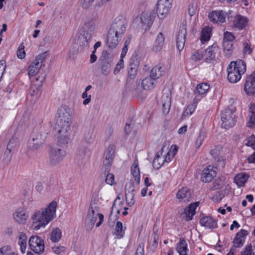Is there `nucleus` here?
<instances>
[{"label":"nucleus","instance_id":"473e14b6","mask_svg":"<svg viewBox=\"0 0 255 255\" xmlns=\"http://www.w3.org/2000/svg\"><path fill=\"white\" fill-rule=\"evenodd\" d=\"M27 237L25 234L20 232L18 237V245L20 246V251L22 254H24L27 246Z\"/></svg>","mask_w":255,"mask_h":255},{"label":"nucleus","instance_id":"37998d69","mask_svg":"<svg viewBox=\"0 0 255 255\" xmlns=\"http://www.w3.org/2000/svg\"><path fill=\"white\" fill-rule=\"evenodd\" d=\"M196 107V106L195 104L189 105L184 111L182 115V118H186V117L191 115L193 112L195 111Z\"/></svg>","mask_w":255,"mask_h":255},{"label":"nucleus","instance_id":"1a4fd4ad","mask_svg":"<svg viewBox=\"0 0 255 255\" xmlns=\"http://www.w3.org/2000/svg\"><path fill=\"white\" fill-rule=\"evenodd\" d=\"M172 0H158L157 14L160 19L164 18L168 14Z\"/></svg>","mask_w":255,"mask_h":255},{"label":"nucleus","instance_id":"f8f14e48","mask_svg":"<svg viewBox=\"0 0 255 255\" xmlns=\"http://www.w3.org/2000/svg\"><path fill=\"white\" fill-rule=\"evenodd\" d=\"M91 39L92 37L80 31L75 37V42L78 45V49L81 50L86 47H89Z\"/></svg>","mask_w":255,"mask_h":255},{"label":"nucleus","instance_id":"39448f33","mask_svg":"<svg viewBox=\"0 0 255 255\" xmlns=\"http://www.w3.org/2000/svg\"><path fill=\"white\" fill-rule=\"evenodd\" d=\"M156 15L153 11L142 12L134 19L133 23L143 29L147 30L152 25Z\"/></svg>","mask_w":255,"mask_h":255},{"label":"nucleus","instance_id":"9b49d317","mask_svg":"<svg viewBox=\"0 0 255 255\" xmlns=\"http://www.w3.org/2000/svg\"><path fill=\"white\" fill-rule=\"evenodd\" d=\"M72 122L70 109L66 105L62 106L57 111L56 122Z\"/></svg>","mask_w":255,"mask_h":255},{"label":"nucleus","instance_id":"09e8293b","mask_svg":"<svg viewBox=\"0 0 255 255\" xmlns=\"http://www.w3.org/2000/svg\"><path fill=\"white\" fill-rule=\"evenodd\" d=\"M135 194L134 183L133 182H129L126 183L125 194Z\"/></svg>","mask_w":255,"mask_h":255},{"label":"nucleus","instance_id":"49530a36","mask_svg":"<svg viewBox=\"0 0 255 255\" xmlns=\"http://www.w3.org/2000/svg\"><path fill=\"white\" fill-rule=\"evenodd\" d=\"M138 67L129 66L128 67V76L130 79H133L137 74Z\"/></svg>","mask_w":255,"mask_h":255},{"label":"nucleus","instance_id":"ea45409f","mask_svg":"<svg viewBox=\"0 0 255 255\" xmlns=\"http://www.w3.org/2000/svg\"><path fill=\"white\" fill-rule=\"evenodd\" d=\"M211 29L209 27H205L202 29L200 38L202 42L209 40L211 37Z\"/></svg>","mask_w":255,"mask_h":255},{"label":"nucleus","instance_id":"ddd939ff","mask_svg":"<svg viewBox=\"0 0 255 255\" xmlns=\"http://www.w3.org/2000/svg\"><path fill=\"white\" fill-rule=\"evenodd\" d=\"M227 13L223 10H213L208 14L209 20L215 23H222L225 22Z\"/></svg>","mask_w":255,"mask_h":255},{"label":"nucleus","instance_id":"864d4df0","mask_svg":"<svg viewBox=\"0 0 255 255\" xmlns=\"http://www.w3.org/2000/svg\"><path fill=\"white\" fill-rule=\"evenodd\" d=\"M24 46L23 43H21L19 46L17 51V56L18 58L22 59L25 56V52L24 51Z\"/></svg>","mask_w":255,"mask_h":255},{"label":"nucleus","instance_id":"a18cd8bd","mask_svg":"<svg viewBox=\"0 0 255 255\" xmlns=\"http://www.w3.org/2000/svg\"><path fill=\"white\" fill-rule=\"evenodd\" d=\"M131 172L133 176L140 174L139 168L138 167V162L137 159L134 160L133 163L131 166Z\"/></svg>","mask_w":255,"mask_h":255},{"label":"nucleus","instance_id":"a19ab883","mask_svg":"<svg viewBox=\"0 0 255 255\" xmlns=\"http://www.w3.org/2000/svg\"><path fill=\"white\" fill-rule=\"evenodd\" d=\"M223 46L225 54L228 56H230L233 48V42L223 41Z\"/></svg>","mask_w":255,"mask_h":255},{"label":"nucleus","instance_id":"5701e85b","mask_svg":"<svg viewBox=\"0 0 255 255\" xmlns=\"http://www.w3.org/2000/svg\"><path fill=\"white\" fill-rule=\"evenodd\" d=\"M45 76H38L35 79L36 81L39 82L37 84H32L30 88V94L32 96L38 95L40 94L41 87L43 82L44 81Z\"/></svg>","mask_w":255,"mask_h":255},{"label":"nucleus","instance_id":"680f3d73","mask_svg":"<svg viewBox=\"0 0 255 255\" xmlns=\"http://www.w3.org/2000/svg\"><path fill=\"white\" fill-rule=\"evenodd\" d=\"M246 145L252 147L253 149H255V136L252 135L248 139Z\"/></svg>","mask_w":255,"mask_h":255},{"label":"nucleus","instance_id":"6ab92c4d","mask_svg":"<svg viewBox=\"0 0 255 255\" xmlns=\"http://www.w3.org/2000/svg\"><path fill=\"white\" fill-rule=\"evenodd\" d=\"M58 142L61 145H66L71 142L73 139L72 131H57Z\"/></svg>","mask_w":255,"mask_h":255},{"label":"nucleus","instance_id":"e433bc0d","mask_svg":"<svg viewBox=\"0 0 255 255\" xmlns=\"http://www.w3.org/2000/svg\"><path fill=\"white\" fill-rule=\"evenodd\" d=\"M62 232L60 229H53L50 233V239L53 243L58 242L61 238Z\"/></svg>","mask_w":255,"mask_h":255},{"label":"nucleus","instance_id":"aec40b11","mask_svg":"<svg viewBox=\"0 0 255 255\" xmlns=\"http://www.w3.org/2000/svg\"><path fill=\"white\" fill-rule=\"evenodd\" d=\"M248 235V231L244 229L241 230L240 232L237 233L233 242L234 248L242 247L244 244L246 238Z\"/></svg>","mask_w":255,"mask_h":255},{"label":"nucleus","instance_id":"7ed1b4c3","mask_svg":"<svg viewBox=\"0 0 255 255\" xmlns=\"http://www.w3.org/2000/svg\"><path fill=\"white\" fill-rule=\"evenodd\" d=\"M246 64L242 60L232 61L227 67V78L231 83H236L246 71Z\"/></svg>","mask_w":255,"mask_h":255},{"label":"nucleus","instance_id":"3c124183","mask_svg":"<svg viewBox=\"0 0 255 255\" xmlns=\"http://www.w3.org/2000/svg\"><path fill=\"white\" fill-rule=\"evenodd\" d=\"M48 55V52L45 51L39 55H38L36 59L33 61H36L37 62H38L40 66H42V63L43 62V61L45 59L46 57Z\"/></svg>","mask_w":255,"mask_h":255},{"label":"nucleus","instance_id":"f257e3e1","mask_svg":"<svg viewBox=\"0 0 255 255\" xmlns=\"http://www.w3.org/2000/svg\"><path fill=\"white\" fill-rule=\"evenodd\" d=\"M57 204L53 201L44 209L36 210L31 216L32 227L34 230H38L44 228L51 221L56 217Z\"/></svg>","mask_w":255,"mask_h":255},{"label":"nucleus","instance_id":"69168bd1","mask_svg":"<svg viewBox=\"0 0 255 255\" xmlns=\"http://www.w3.org/2000/svg\"><path fill=\"white\" fill-rule=\"evenodd\" d=\"M243 52L245 54H250L252 52V48L250 44L248 43H244Z\"/></svg>","mask_w":255,"mask_h":255},{"label":"nucleus","instance_id":"dca6fc26","mask_svg":"<svg viewBox=\"0 0 255 255\" xmlns=\"http://www.w3.org/2000/svg\"><path fill=\"white\" fill-rule=\"evenodd\" d=\"M244 90L248 95H255V71L247 77Z\"/></svg>","mask_w":255,"mask_h":255},{"label":"nucleus","instance_id":"72a5a7b5","mask_svg":"<svg viewBox=\"0 0 255 255\" xmlns=\"http://www.w3.org/2000/svg\"><path fill=\"white\" fill-rule=\"evenodd\" d=\"M210 88V85L207 83L199 84L194 91L195 95H202L205 94Z\"/></svg>","mask_w":255,"mask_h":255},{"label":"nucleus","instance_id":"774afa93","mask_svg":"<svg viewBox=\"0 0 255 255\" xmlns=\"http://www.w3.org/2000/svg\"><path fill=\"white\" fill-rule=\"evenodd\" d=\"M250 124L252 125H249V127H254L255 126V112H252L250 115Z\"/></svg>","mask_w":255,"mask_h":255},{"label":"nucleus","instance_id":"cd10ccee","mask_svg":"<svg viewBox=\"0 0 255 255\" xmlns=\"http://www.w3.org/2000/svg\"><path fill=\"white\" fill-rule=\"evenodd\" d=\"M156 82L151 77H146L142 80L141 85L143 89L150 90L153 89L156 85Z\"/></svg>","mask_w":255,"mask_h":255},{"label":"nucleus","instance_id":"b1692460","mask_svg":"<svg viewBox=\"0 0 255 255\" xmlns=\"http://www.w3.org/2000/svg\"><path fill=\"white\" fill-rule=\"evenodd\" d=\"M198 205V202L191 203L189 205L188 208L184 210V215L183 218L186 221H189L192 219L193 217L195 214V210Z\"/></svg>","mask_w":255,"mask_h":255},{"label":"nucleus","instance_id":"f3484780","mask_svg":"<svg viewBox=\"0 0 255 255\" xmlns=\"http://www.w3.org/2000/svg\"><path fill=\"white\" fill-rule=\"evenodd\" d=\"M218 50V46L215 43L207 48L204 53L205 61L207 63L215 61L216 55Z\"/></svg>","mask_w":255,"mask_h":255},{"label":"nucleus","instance_id":"bf43d9fd","mask_svg":"<svg viewBox=\"0 0 255 255\" xmlns=\"http://www.w3.org/2000/svg\"><path fill=\"white\" fill-rule=\"evenodd\" d=\"M235 38V36L231 32L226 31L224 34L223 41L233 42Z\"/></svg>","mask_w":255,"mask_h":255},{"label":"nucleus","instance_id":"f704fd0d","mask_svg":"<svg viewBox=\"0 0 255 255\" xmlns=\"http://www.w3.org/2000/svg\"><path fill=\"white\" fill-rule=\"evenodd\" d=\"M126 229V227H125V228H123V224L121 221H118L116 225L114 235H115L117 238L121 239L124 236Z\"/></svg>","mask_w":255,"mask_h":255},{"label":"nucleus","instance_id":"412c9836","mask_svg":"<svg viewBox=\"0 0 255 255\" xmlns=\"http://www.w3.org/2000/svg\"><path fill=\"white\" fill-rule=\"evenodd\" d=\"M200 223L207 229H213L217 228V222L211 216H204L201 218Z\"/></svg>","mask_w":255,"mask_h":255},{"label":"nucleus","instance_id":"c9c22d12","mask_svg":"<svg viewBox=\"0 0 255 255\" xmlns=\"http://www.w3.org/2000/svg\"><path fill=\"white\" fill-rule=\"evenodd\" d=\"M41 67L38 62L33 61L28 68V74L29 77L35 76Z\"/></svg>","mask_w":255,"mask_h":255},{"label":"nucleus","instance_id":"58836bf2","mask_svg":"<svg viewBox=\"0 0 255 255\" xmlns=\"http://www.w3.org/2000/svg\"><path fill=\"white\" fill-rule=\"evenodd\" d=\"M12 146H7L3 155L2 162L7 165L10 162L12 156Z\"/></svg>","mask_w":255,"mask_h":255},{"label":"nucleus","instance_id":"4468645a","mask_svg":"<svg viewBox=\"0 0 255 255\" xmlns=\"http://www.w3.org/2000/svg\"><path fill=\"white\" fill-rule=\"evenodd\" d=\"M216 167L212 165L206 167L201 174V180L205 183L212 181L216 176Z\"/></svg>","mask_w":255,"mask_h":255},{"label":"nucleus","instance_id":"2eb2a0df","mask_svg":"<svg viewBox=\"0 0 255 255\" xmlns=\"http://www.w3.org/2000/svg\"><path fill=\"white\" fill-rule=\"evenodd\" d=\"M96 29V20L90 18L85 20L80 31L92 37Z\"/></svg>","mask_w":255,"mask_h":255},{"label":"nucleus","instance_id":"6e6d98bb","mask_svg":"<svg viewBox=\"0 0 255 255\" xmlns=\"http://www.w3.org/2000/svg\"><path fill=\"white\" fill-rule=\"evenodd\" d=\"M115 149L112 146H109L107 149L105 159L112 160L114 156Z\"/></svg>","mask_w":255,"mask_h":255},{"label":"nucleus","instance_id":"a878e982","mask_svg":"<svg viewBox=\"0 0 255 255\" xmlns=\"http://www.w3.org/2000/svg\"><path fill=\"white\" fill-rule=\"evenodd\" d=\"M165 37L162 32H160L157 36L154 44L152 47V50L155 52H157L161 50L164 44Z\"/></svg>","mask_w":255,"mask_h":255},{"label":"nucleus","instance_id":"bb28decb","mask_svg":"<svg viewBox=\"0 0 255 255\" xmlns=\"http://www.w3.org/2000/svg\"><path fill=\"white\" fill-rule=\"evenodd\" d=\"M164 70L163 68L159 66L156 65L152 68L150 73V77H151L155 81L160 78L164 74Z\"/></svg>","mask_w":255,"mask_h":255},{"label":"nucleus","instance_id":"13d9d810","mask_svg":"<svg viewBox=\"0 0 255 255\" xmlns=\"http://www.w3.org/2000/svg\"><path fill=\"white\" fill-rule=\"evenodd\" d=\"M124 68V60L123 59H120V60L117 63L116 67L114 70V74H118L121 69Z\"/></svg>","mask_w":255,"mask_h":255},{"label":"nucleus","instance_id":"5fc2aeb1","mask_svg":"<svg viewBox=\"0 0 255 255\" xmlns=\"http://www.w3.org/2000/svg\"><path fill=\"white\" fill-rule=\"evenodd\" d=\"M204 56L203 52L201 51L197 50L192 55V58L193 60H200Z\"/></svg>","mask_w":255,"mask_h":255},{"label":"nucleus","instance_id":"4c0bfd02","mask_svg":"<svg viewBox=\"0 0 255 255\" xmlns=\"http://www.w3.org/2000/svg\"><path fill=\"white\" fill-rule=\"evenodd\" d=\"M248 177L249 176L245 173H241L235 177L234 181L239 187H242L247 182Z\"/></svg>","mask_w":255,"mask_h":255},{"label":"nucleus","instance_id":"de8ad7c7","mask_svg":"<svg viewBox=\"0 0 255 255\" xmlns=\"http://www.w3.org/2000/svg\"><path fill=\"white\" fill-rule=\"evenodd\" d=\"M252 248L253 247L251 244L247 245L241 252V255H255Z\"/></svg>","mask_w":255,"mask_h":255},{"label":"nucleus","instance_id":"c85d7f7f","mask_svg":"<svg viewBox=\"0 0 255 255\" xmlns=\"http://www.w3.org/2000/svg\"><path fill=\"white\" fill-rule=\"evenodd\" d=\"M176 250L180 255H187V244L184 239H180L176 245Z\"/></svg>","mask_w":255,"mask_h":255},{"label":"nucleus","instance_id":"e2e57ef3","mask_svg":"<svg viewBox=\"0 0 255 255\" xmlns=\"http://www.w3.org/2000/svg\"><path fill=\"white\" fill-rule=\"evenodd\" d=\"M144 245L143 243L139 244L136 251L135 255H144Z\"/></svg>","mask_w":255,"mask_h":255},{"label":"nucleus","instance_id":"4be33fe9","mask_svg":"<svg viewBox=\"0 0 255 255\" xmlns=\"http://www.w3.org/2000/svg\"><path fill=\"white\" fill-rule=\"evenodd\" d=\"M248 22V19L247 17L239 14L235 17L233 20V25L237 29L242 30L246 27Z\"/></svg>","mask_w":255,"mask_h":255},{"label":"nucleus","instance_id":"79ce46f5","mask_svg":"<svg viewBox=\"0 0 255 255\" xmlns=\"http://www.w3.org/2000/svg\"><path fill=\"white\" fill-rule=\"evenodd\" d=\"M206 136V134L205 131L203 129H201L195 142V146L197 148H199L202 145L203 141Z\"/></svg>","mask_w":255,"mask_h":255},{"label":"nucleus","instance_id":"8fccbe9b","mask_svg":"<svg viewBox=\"0 0 255 255\" xmlns=\"http://www.w3.org/2000/svg\"><path fill=\"white\" fill-rule=\"evenodd\" d=\"M140 64V60L138 56L137 55H132L129 61V66H133V67L137 66L139 67Z\"/></svg>","mask_w":255,"mask_h":255},{"label":"nucleus","instance_id":"6e6552de","mask_svg":"<svg viewBox=\"0 0 255 255\" xmlns=\"http://www.w3.org/2000/svg\"><path fill=\"white\" fill-rule=\"evenodd\" d=\"M29 246L31 250L37 254H42L45 249L44 241L38 236H32L29 240Z\"/></svg>","mask_w":255,"mask_h":255},{"label":"nucleus","instance_id":"0eeeda50","mask_svg":"<svg viewBox=\"0 0 255 255\" xmlns=\"http://www.w3.org/2000/svg\"><path fill=\"white\" fill-rule=\"evenodd\" d=\"M221 117L223 128L228 129L235 125L237 120L235 115V110L233 109L229 108L225 109L222 111Z\"/></svg>","mask_w":255,"mask_h":255},{"label":"nucleus","instance_id":"603ef678","mask_svg":"<svg viewBox=\"0 0 255 255\" xmlns=\"http://www.w3.org/2000/svg\"><path fill=\"white\" fill-rule=\"evenodd\" d=\"M163 148H162L160 151H158L154 158L153 160V166L156 167L157 169H159L161 167L162 164H160L159 163H158V158H160V155L162 154L163 152Z\"/></svg>","mask_w":255,"mask_h":255},{"label":"nucleus","instance_id":"c03bdc74","mask_svg":"<svg viewBox=\"0 0 255 255\" xmlns=\"http://www.w3.org/2000/svg\"><path fill=\"white\" fill-rule=\"evenodd\" d=\"M186 29L183 25L180 26V29L178 31V34L176 38V40H185L186 37Z\"/></svg>","mask_w":255,"mask_h":255},{"label":"nucleus","instance_id":"0e129e2a","mask_svg":"<svg viewBox=\"0 0 255 255\" xmlns=\"http://www.w3.org/2000/svg\"><path fill=\"white\" fill-rule=\"evenodd\" d=\"M52 250L56 254H60L61 253H64L65 251V247L64 246H57L52 248Z\"/></svg>","mask_w":255,"mask_h":255},{"label":"nucleus","instance_id":"052dcab7","mask_svg":"<svg viewBox=\"0 0 255 255\" xmlns=\"http://www.w3.org/2000/svg\"><path fill=\"white\" fill-rule=\"evenodd\" d=\"M105 181L107 184L113 185L115 183L114 175L113 174L108 173L106 177Z\"/></svg>","mask_w":255,"mask_h":255},{"label":"nucleus","instance_id":"423d86ee","mask_svg":"<svg viewBox=\"0 0 255 255\" xmlns=\"http://www.w3.org/2000/svg\"><path fill=\"white\" fill-rule=\"evenodd\" d=\"M102 73L105 75L110 73L113 65L114 56L107 51H103L100 58Z\"/></svg>","mask_w":255,"mask_h":255},{"label":"nucleus","instance_id":"c756f323","mask_svg":"<svg viewBox=\"0 0 255 255\" xmlns=\"http://www.w3.org/2000/svg\"><path fill=\"white\" fill-rule=\"evenodd\" d=\"M220 153V147L216 146L214 148L210 150L211 155L214 157L217 161L219 162L218 165H221L223 167L225 165L223 157L222 156H219Z\"/></svg>","mask_w":255,"mask_h":255},{"label":"nucleus","instance_id":"393cba45","mask_svg":"<svg viewBox=\"0 0 255 255\" xmlns=\"http://www.w3.org/2000/svg\"><path fill=\"white\" fill-rule=\"evenodd\" d=\"M90 156V149L87 146L81 144L78 150L76 159L78 160H83L88 158Z\"/></svg>","mask_w":255,"mask_h":255},{"label":"nucleus","instance_id":"338daca9","mask_svg":"<svg viewBox=\"0 0 255 255\" xmlns=\"http://www.w3.org/2000/svg\"><path fill=\"white\" fill-rule=\"evenodd\" d=\"M133 125L132 124V122H130V123H127L125 127V132L127 134H128L130 133L132 129Z\"/></svg>","mask_w":255,"mask_h":255},{"label":"nucleus","instance_id":"2f4dec72","mask_svg":"<svg viewBox=\"0 0 255 255\" xmlns=\"http://www.w3.org/2000/svg\"><path fill=\"white\" fill-rule=\"evenodd\" d=\"M28 216L23 210H17L14 214V220L19 224H24Z\"/></svg>","mask_w":255,"mask_h":255},{"label":"nucleus","instance_id":"7c9ffc66","mask_svg":"<svg viewBox=\"0 0 255 255\" xmlns=\"http://www.w3.org/2000/svg\"><path fill=\"white\" fill-rule=\"evenodd\" d=\"M71 124L72 122H56L55 128L57 129V131H72Z\"/></svg>","mask_w":255,"mask_h":255},{"label":"nucleus","instance_id":"9d476101","mask_svg":"<svg viewBox=\"0 0 255 255\" xmlns=\"http://www.w3.org/2000/svg\"><path fill=\"white\" fill-rule=\"evenodd\" d=\"M66 155V152L57 148L51 149L49 152V162L51 165H55L59 163Z\"/></svg>","mask_w":255,"mask_h":255},{"label":"nucleus","instance_id":"4d7b16f0","mask_svg":"<svg viewBox=\"0 0 255 255\" xmlns=\"http://www.w3.org/2000/svg\"><path fill=\"white\" fill-rule=\"evenodd\" d=\"M135 194H126V200L129 206L133 205L134 201L133 200Z\"/></svg>","mask_w":255,"mask_h":255},{"label":"nucleus","instance_id":"a211bd4d","mask_svg":"<svg viewBox=\"0 0 255 255\" xmlns=\"http://www.w3.org/2000/svg\"><path fill=\"white\" fill-rule=\"evenodd\" d=\"M176 198L179 202H188L192 198V192L187 187H183L178 190Z\"/></svg>","mask_w":255,"mask_h":255},{"label":"nucleus","instance_id":"20e7f679","mask_svg":"<svg viewBox=\"0 0 255 255\" xmlns=\"http://www.w3.org/2000/svg\"><path fill=\"white\" fill-rule=\"evenodd\" d=\"M47 133L43 128L34 129L31 135L32 139L28 141V149L34 150L39 148L45 142Z\"/></svg>","mask_w":255,"mask_h":255},{"label":"nucleus","instance_id":"f03ea898","mask_svg":"<svg viewBox=\"0 0 255 255\" xmlns=\"http://www.w3.org/2000/svg\"><path fill=\"white\" fill-rule=\"evenodd\" d=\"M127 23L123 16L117 17L113 21L109 30L107 43L111 49L115 48L121 40L126 30Z\"/></svg>","mask_w":255,"mask_h":255}]
</instances>
